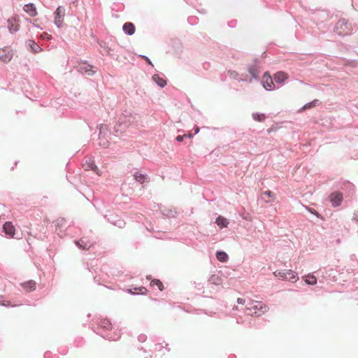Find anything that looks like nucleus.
Listing matches in <instances>:
<instances>
[{"mask_svg":"<svg viewBox=\"0 0 358 358\" xmlns=\"http://www.w3.org/2000/svg\"><path fill=\"white\" fill-rule=\"evenodd\" d=\"M91 329L94 333L108 341H117L121 336L120 331L113 327L107 318H94Z\"/></svg>","mask_w":358,"mask_h":358,"instance_id":"obj_1","label":"nucleus"},{"mask_svg":"<svg viewBox=\"0 0 358 358\" xmlns=\"http://www.w3.org/2000/svg\"><path fill=\"white\" fill-rule=\"evenodd\" d=\"M248 315H255L256 316H261L268 310V307L262 301H255L250 299H248L245 306Z\"/></svg>","mask_w":358,"mask_h":358,"instance_id":"obj_2","label":"nucleus"},{"mask_svg":"<svg viewBox=\"0 0 358 358\" xmlns=\"http://www.w3.org/2000/svg\"><path fill=\"white\" fill-rule=\"evenodd\" d=\"M353 28L352 23L347 20L340 19L334 27V31L339 36H348L352 33Z\"/></svg>","mask_w":358,"mask_h":358,"instance_id":"obj_3","label":"nucleus"},{"mask_svg":"<svg viewBox=\"0 0 358 358\" xmlns=\"http://www.w3.org/2000/svg\"><path fill=\"white\" fill-rule=\"evenodd\" d=\"M274 275L282 280L296 282L298 280L297 273L292 270H280L273 273Z\"/></svg>","mask_w":358,"mask_h":358,"instance_id":"obj_4","label":"nucleus"},{"mask_svg":"<svg viewBox=\"0 0 358 358\" xmlns=\"http://www.w3.org/2000/svg\"><path fill=\"white\" fill-rule=\"evenodd\" d=\"M77 70L79 73L89 76H93L97 71V68L89 64L87 61H80Z\"/></svg>","mask_w":358,"mask_h":358,"instance_id":"obj_5","label":"nucleus"},{"mask_svg":"<svg viewBox=\"0 0 358 358\" xmlns=\"http://www.w3.org/2000/svg\"><path fill=\"white\" fill-rule=\"evenodd\" d=\"M104 218L111 224L122 229L125 226V222L118 215L113 213H108L104 215Z\"/></svg>","mask_w":358,"mask_h":358,"instance_id":"obj_6","label":"nucleus"},{"mask_svg":"<svg viewBox=\"0 0 358 358\" xmlns=\"http://www.w3.org/2000/svg\"><path fill=\"white\" fill-rule=\"evenodd\" d=\"M65 8L62 6H59L57 8L55 11L54 12V24L58 27L60 28L63 25L64 17L65 16Z\"/></svg>","mask_w":358,"mask_h":358,"instance_id":"obj_7","label":"nucleus"},{"mask_svg":"<svg viewBox=\"0 0 358 358\" xmlns=\"http://www.w3.org/2000/svg\"><path fill=\"white\" fill-rule=\"evenodd\" d=\"M329 200L332 206L338 207L341 205V203L343 199V195L342 192H333L329 194Z\"/></svg>","mask_w":358,"mask_h":358,"instance_id":"obj_8","label":"nucleus"},{"mask_svg":"<svg viewBox=\"0 0 358 358\" xmlns=\"http://www.w3.org/2000/svg\"><path fill=\"white\" fill-rule=\"evenodd\" d=\"M262 83L264 88L267 91H271L275 89V85L273 83V78L271 76L268 75L267 73H264Z\"/></svg>","mask_w":358,"mask_h":358,"instance_id":"obj_9","label":"nucleus"},{"mask_svg":"<svg viewBox=\"0 0 358 358\" xmlns=\"http://www.w3.org/2000/svg\"><path fill=\"white\" fill-rule=\"evenodd\" d=\"M2 233L8 238H12L15 234V227L10 222H6L2 227Z\"/></svg>","mask_w":358,"mask_h":358,"instance_id":"obj_10","label":"nucleus"},{"mask_svg":"<svg viewBox=\"0 0 358 358\" xmlns=\"http://www.w3.org/2000/svg\"><path fill=\"white\" fill-rule=\"evenodd\" d=\"M74 243L76 245L82 250H89L90 248L93 245V243L89 241L87 238H81L79 240H75Z\"/></svg>","mask_w":358,"mask_h":358,"instance_id":"obj_11","label":"nucleus"},{"mask_svg":"<svg viewBox=\"0 0 358 358\" xmlns=\"http://www.w3.org/2000/svg\"><path fill=\"white\" fill-rule=\"evenodd\" d=\"M83 168L86 171H93L97 175H100L99 169L94 163V161L91 158H87L85 162L83 165Z\"/></svg>","mask_w":358,"mask_h":358,"instance_id":"obj_12","label":"nucleus"},{"mask_svg":"<svg viewBox=\"0 0 358 358\" xmlns=\"http://www.w3.org/2000/svg\"><path fill=\"white\" fill-rule=\"evenodd\" d=\"M259 65L257 64V59L254 62L248 66V71L251 75L252 78L255 80L259 79Z\"/></svg>","mask_w":358,"mask_h":358,"instance_id":"obj_13","label":"nucleus"},{"mask_svg":"<svg viewBox=\"0 0 358 358\" xmlns=\"http://www.w3.org/2000/svg\"><path fill=\"white\" fill-rule=\"evenodd\" d=\"M341 189L348 194L349 196L353 194L355 192V186L349 181L342 182Z\"/></svg>","mask_w":358,"mask_h":358,"instance_id":"obj_14","label":"nucleus"},{"mask_svg":"<svg viewBox=\"0 0 358 358\" xmlns=\"http://www.w3.org/2000/svg\"><path fill=\"white\" fill-rule=\"evenodd\" d=\"M26 45L33 53H38L43 50V48H41L34 40H27L26 41Z\"/></svg>","mask_w":358,"mask_h":358,"instance_id":"obj_15","label":"nucleus"},{"mask_svg":"<svg viewBox=\"0 0 358 358\" xmlns=\"http://www.w3.org/2000/svg\"><path fill=\"white\" fill-rule=\"evenodd\" d=\"M13 58V54L7 49H0V60L5 63L9 62Z\"/></svg>","mask_w":358,"mask_h":358,"instance_id":"obj_16","label":"nucleus"},{"mask_svg":"<svg viewBox=\"0 0 358 358\" xmlns=\"http://www.w3.org/2000/svg\"><path fill=\"white\" fill-rule=\"evenodd\" d=\"M122 30L125 34L131 36L135 33L136 27L134 23L127 22L123 24Z\"/></svg>","mask_w":358,"mask_h":358,"instance_id":"obj_17","label":"nucleus"},{"mask_svg":"<svg viewBox=\"0 0 358 358\" xmlns=\"http://www.w3.org/2000/svg\"><path fill=\"white\" fill-rule=\"evenodd\" d=\"M23 10L27 14H29L31 17H34L37 15V11L36 6L32 3H27L24 6Z\"/></svg>","mask_w":358,"mask_h":358,"instance_id":"obj_18","label":"nucleus"},{"mask_svg":"<svg viewBox=\"0 0 358 358\" xmlns=\"http://www.w3.org/2000/svg\"><path fill=\"white\" fill-rule=\"evenodd\" d=\"M36 283L34 280H30L24 282H21L20 285L23 289L26 291H28L29 289L30 291H34L36 289Z\"/></svg>","mask_w":358,"mask_h":358,"instance_id":"obj_19","label":"nucleus"},{"mask_svg":"<svg viewBox=\"0 0 358 358\" xmlns=\"http://www.w3.org/2000/svg\"><path fill=\"white\" fill-rule=\"evenodd\" d=\"M303 280L308 285H315L317 284V278L313 273H309L303 276Z\"/></svg>","mask_w":358,"mask_h":358,"instance_id":"obj_20","label":"nucleus"},{"mask_svg":"<svg viewBox=\"0 0 358 358\" xmlns=\"http://www.w3.org/2000/svg\"><path fill=\"white\" fill-rule=\"evenodd\" d=\"M99 46L103 49V50L106 52V54L110 55L111 57L113 58H117L118 56L117 55H115L114 53L111 52H112V49L111 48L108 47L107 45H106V43L104 42V41H99L98 42Z\"/></svg>","mask_w":358,"mask_h":358,"instance_id":"obj_21","label":"nucleus"},{"mask_svg":"<svg viewBox=\"0 0 358 358\" xmlns=\"http://www.w3.org/2000/svg\"><path fill=\"white\" fill-rule=\"evenodd\" d=\"M152 80L160 87H164L167 84L166 79L159 76L158 74L153 75Z\"/></svg>","mask_w":358,"mask_h":358,"instance_id":"obj_22","label":"nucleus"},{"mask_svg":"<svg viewBox=\"0 0 358 358\" xmlns=\"http://www.w3.org/2000/svg\"><path fill=\"white\" fill-rule=\"evenodd\" d=\"M287 79L286 74L283 72H278L273 76V80L278 84H283L285 80Z\"/></svg>","mask_w":358,"mask_h":358,"instance_id":"obj_23","label":"nucleus"},{"mask_svg":"<svg viewBox=\"0 0 358 358\" xmlns=\"http://www.w3.org/2000/svg\"><path fill=\"white\" fill-rule=\"evenodd\" d=\"M161 213L163 215L170 218V217H176L178 215V212L176 210V209H167V208H163L161 209Z\"/></svg>","mask_w":358,"mask_h":358,"instance_id":"obj_24","label":"nucleus"},{"mask_svg":"<svg viewBox=\"0 0 358 358\" xmlns=\"http://www.w3.org/2000/svg\"><path fill=\"white\" fill-rule=\"evenodd\" d=\"M215 256L217 260L222 263L227 262L229 259L228 255L224 251L222 250L217 251Z\"/></svg>","mask_w":358,"mask_h":358,"instance_id":"obj_25","label":"nucleus"},{"mask_svg":"<svg viewBox=\"0 0 358 358\" xmlns=\"http://www.w3.org/2000/svg\"><path fill=\"white\" fill-rule=\"evenodd\" d=\"M215 223L220 227V228H224L227 227L229 224V222L227 219L225 217L219 215L215 220Z\"/></svg>","mask_w":358,"mask_h":358,"instance_id":"obj_26","label":"nucleus"},{"mask_svg":"<svg viewBox=\"0 0 358 358\" xmlns=\"http://www.w3.org/2000/svg\"><path fill=\"white\" fill-rule=\"evenodd\" d=\"M320 103V101L318 99H314L313 101H310L309 103H307L303 107H301L299 110V112H302V111L305 110L306 109L313 108V107L319 105Z\"/></svg>","mask_w":358,"mask_h":358,"instance_id":"obj_27","label":"nucleus"},{"mask_svg":"<svg viewBox=\"0 0 358 358\" xmlns=\"http://www.w3.org/2000/svg\"><path fill=\"white\" fill-rule=\"evenodd\" d=\"M228 73H229V76H230L231 78H233V79H234V80H238V82H241V81H243V82H244V81H248V79H247V78H240V76H240V75H239V73H238L237 71H228Z\"/></svg>","mask_w":358,"mask_h":358,"instance_id":"obj_28","label":"nucleus"},{"mask_svg":"<svg viewBox=\"0 0 358 358\" xmlns=\"http://www.w3.org/2000/svg\"><path fill=\"white\" fill-rule=\"evenodd\" d=\"M135 180L141 184L144 183L147 180V175L136 172L134 175Z\"/></svg>","mask_w":358,"mask_h":358,"instance_id":"obj_29","label":"nucleus"},{"mask_svg":"<svg viewBox=\"0 0 358 358\" xmlns=\"http://www.w3.org/2000/svg\"><path fill=\"white\" fill-rule=\"evenodd\" d=\"M150 286L151 287H152L153 289L155 288V286H157L158 289L160 291V292H162L163 289H164V285L162 284V282L159 280H157V279H155V280H152L151 282H150Z\"/></svg>","mask_w":358,"mask_h":358,"instance_id":"obj_30","label":"nucleus"},{"mask_svg":"<svg viewBox=\"0 0 358 358\" xmlns=\"http://www.w3.org/2000/svg\"><path fill=\"white\" fill-rule=\"evenodd\" d=\"M252 117L257 122H264L266 120V115L261 113H253Z\"/></svg>","mask_w":358,"mask_h":358,"instance_id":"obj_31","label":"nucleus"},{"mask_svg":"<svg viewBox=\"0 0 358 358\" xmlns=\"http://www.w3.org/2000/svg\"><path fill=\"white\" fill-rule=\"evenodd\" d=\"M8 29H9V31L10 32V34H13V33L16 32L18 30V26L13 22V20L9 19L8 20Z\"/></svg>","mask_w":358,"mask_h":358,"instance_id":"obj_32","label":"nucleus"},{"mask_svg":"<svg viewBox=\"0 0 358 358\" xmlns=\"http://www.w3.org/2000/svg\"><path fill=\"white\" fill-rule=\"evenodd\" d=\"M0 306L8 307V306H16V304H12L10 301L5 300L3 296H0Z\"/></svg>","mask_w":358,"mask_h":358,"instance_id":"obj_33","label":"nucleus"},{"mask_svg":"<svg viewBox=\"0 0 358 358\" xmlns=\"http://www.w3.org/2000/svg\"><path fill=\"white\" fill-rule=\"evenodd\" d=\"M63 222H64V218L58 219L56 221V224H55L56 225V230L58 231V234H60V233H62V226Z\"/></svg>","mask_w":358,"mask_h":358,"instance_id":"obj_34","label":"nucleus"},{"mask_svg":"<svg viewBox=\"0 0 358 358\" xmlns=\"http://www.w3.org/2000/svg\"><path fill=\"white\" fill-rule=\"evenodd\" d=\"M188 23L191 25H195L199 22V19L196 16H189L187 18Z\"/></svg>","mask_w":358,"mask_h":358,"instance_id":"obj_35","label":"nucleus"},{"mask_svg":"<svg viewBox=\"0 0 358 358\" xmlns=\"http://www.w3.org/2000/svg\"><path fill=\"white\" fill-rule=\"evenodd\" d=\"M125 291H139V292H141V291H148V289L145 287L141 286V287H135L133 289L132 288H128Z\"/></svg>","mask_w":358,"mask_h":358,"instance_id":"obj_36","label":"nucleus"},{"mask_svg":"<svg viewBox=\"0 0 358 358\" xmlns=\"http://www.w3.org/2000/svg\"><path fill=\"white\" fill-rule=\"evenodd\" d=\"M41 38L46 41H50L52 39V36L50 34H48V33H42L40 36Z\"/></svg>","mask_w":358,"mask_h":358,"instance_id":"obj_37","label":"nucleus"},{"mask_svg":"<svg viewBox=\"0 0 358 358\" xmlns=\"http://www.w3.org/2000/svg\"><path fill=\"white\" fill-rule=\"evenodd\" d=\"M85 341L83 338H78L75 340L76 347H80L84 344Z\"/></svg>","mask_w":358,"mask_h":358,"instance_id":"obj_38","label":"nucleus"},{"mask_svg":"<svg viewBox=\"0 0 358 358\" xmlns=\"http://www.w3.org/2000/svg\"><path fill=\"white\" fill-rule=\"evenodd\" d=\"M262 196H266L268 198H273L274 196V193L271 190H267L263 192Z\"/></svg>","mask_w":358,"mask_h":358,"instance_id":"obj_39","label":"nucleus"},{"mask_svg":"<svg viewBox=\"0 0 358 358\" xmlns=\"http://www.w3.org/2000/svg\"><path fill=\"white\" fill-rule=\"evenodd\" d=\"M137 338L139 342L143 343L147 340V336L144 334H141L138 335Z\"/></svg>","mask_w":358,"mask_h":358,"instance_id":"obj_40","label":"nucleus"},{"mask_svg":"<svg viewBox=\"0 0 358 358\" xmlns=\"http://www.w3.org/2000/svg\"><path fill=\"white\" fill-rule=\"evenodd\" d=\"M97 128L99 129L100 134H102L104 132L105 130H107V126L103 124L98 125Z\"/></svg>","mask_w":358,"mask_h":358,"instance_id":"obj_41","label":"nucleus"},{"mask_svg":"<svg viewBox=\"0 0 358 358\" xmlns=\"http://www.w3.org/2000/svg\"><path fill=\"white\" fill-rule=\"evenodd\" d=\"M247 301H248V299H243V298H238L237 299V303L238 304H241V305H244V304H247Z\"/></svg>","mask_w":358,"mask_h":358,"instance_id":"obj_42","label":"nucleus"},{"mask_svg":"<svg viewBox=\"0 0 358 358\" xmlns=\"http://www.w3.org/2000/svg\"><path fill=\"white\" fill-rule=\"evenodd\" d=\"M237 21L236 20H231L228 22V26L231 28H234L236 27Z\"/></svg>","mask_w":358,"mask_h":358,"instance_id":"obj_43","label":"nucleus"},{"mask_svg":"<svg viewBox=\"0 0 358 358\" xmlns=\"http://www.w3.org/2000/svg\"><path fill=\"white\" fill-rule=\"evenodd\" d=\"M141 57L142 58H143V59L145 60V62H146L148 64H150V65H151L152 66H153V64H152V63L151 60L150 59V58H149L148 57H147V56H145V55H141Z\"/></svg>","mask_w":358,"mask_h":358,"instance_id":"obj_44","label":"nucleus"},{"mask_svg":"<svg viewBox=\"0 0 358 358\" xmlns=\"http://www.w3.org/2000/svg\"><path fill=\"white\" fill-rule=\"evenodd\" d=\"M309 212L311 213V214H313L315 215V216H317V217H319L320 216V213L315 210V209L313 208H309L308 209Z\"/></svg>","mask_w":358,"mask_h":358,"instance_id":"obj_45","label":"nucleus"},{"mask_svg":"<svg viewBox=\"0 0 358 358\" xmlns=\"http://www.w3.org/2000/svg\"><path fill=\"white\" fill-rule=\"evenodd\" d=\"M352 220L358 223V210H355L354 214H353V217H352Z\"/></svg>","mask_w":358,"mask_h":358,"instance_id":"obj_46","label":"nucleus"},{"mask_svg":"<svg viewBox=\"0 0 358 358\" xmlns=\"http://www.w3.org/2000/svg\"><path fill=\"white\" fill-rule=\"evenodd\" d=\"M185 137H186V135H185V136L178 135V136H177L176 139L178 142H182Z\"/></svg>","mask_w":358,"mask_h":358,"instance_id":"obj_47","label":"nucleus"},{"mask_svg":"<svg viewBox=\"0 0 358 358\" xmlns=\"http://www.w3.org/2000/svg\"><path fill=\"white\" fill-rule=\"evenodd\" d=\"M131 295H145L147 292H129Z\"/></svg>","mask_w":358,"mask_h":358,"instance_id":"obj_48","label":"nucleus"},{"mask_svg":"<svg viewBox=\"0 0 358 358\" xmlns=\"http://www.w3.org/2000/svg\"><path fill=\"white\" fill-rule=\"evenodd\" d=\"M50 352H45L44 355H43L44 358H50Z\"/></svg>","mask_w":358,"mask_h":358,"instance_id":"obj_49","label":"nucleus"},{"mask_svg":"<svg viewBox=\"0 0 358 358\" xmlns=\"http://www.w3.org/2000/svg\"><path fill=\"white\" fill-rule=\"evenodd\" d=\"M25 303H26V304H27V305H29V306H31V305L34 306V305H35V303H32V302H31V301H29V300H26Z\"/></svg>","mask_w":358,"mask_h":358,"instance_id":"obj_50","label":"nucleus"},{"mask_svg":"<svg viewBox=\"0 0 358 358\" xmlns=\"http://www.w3.org/2000/svg\"><path fill=\"white\" fill-rule=\"evenodd\" d=\"M199 132V127H196L194 128V134H198Z\"/></svg>","mask_w":358,"mask_h":358,"instance_id":"obj_51","label":"nucleus"},{"mask_svg":"<svg viewBox=\"0 0 358 358\" xmlns=\"http://www.w3.org/2000/svg\"><path fill=\"white\" fill-rule=\"evenodd\" d=\"M155 346L159 348V350H160L162 348V346L160 343L155 344Z\"/></svg>","mask_w":358,"mask_h":358,"instance_id":"obj_52","label":"nucleus"},{"mask_svg":"<svg viewBox=\"0 0 358 358\" xmlns=\"http://www.w3.org/2000/svg\"><path fill=\"white\" fill-rule=\"evenodd\" d=\"M138 350H143L144 352H147V350H145L142 346L141 347H138Z\"/></svg>","mask_w":358,"mask_h":358,"instance_id":"obj_53","label":"nucleus"},{"mask_svg":"<svg viewBox=\"0 0 358 358\" xmlns=\"http://www.w3.org/2000/svg\"><path fill=\"white\" fill-rule=\"evenodd\" d=\"M59 352L63 354V355H66L67 353V351L66 350H64L62 351H60Z\"/></svg>","mask_w":358,"mask_h":358,"instance_id":"obj_54","label":"nucleus"},{"mask_svg":"<svg viewBox=\"0 0 358 358\" xmlns=\"http://www.w3.org/2000/svg\"><path fill=\"white\" fill-rule=\"evenodd\" d=\"M228 358H236V356L235 355H231Z\"/></svg>","mask_w":358,"mask_h":358,"instance_id":"obj_55","label":"nucleus"},{"mask_svg":"<svg viewBox=\"0 0 358 358\" xmlns=\"http://www.w3.org/2000/svg\"><path fill=\"white\" fill-rule=\"evenodd\" d=\"M193 136V134H189L188 135H186V137L192 138Z\"/></svg>","mask_w":358,"mask_h":358,"instance_id":"obj_56","label":"nucleus"},{"mask_svg":"<svg viewBox=\"0 0 358 358\" xmlns=\"http://www.w3.org/2000/svg\"><path fill=\"white\" fill-rule=\"evenodd\" d=\"M166 346H168V344H166ZM166 348L168 351H170V348H169V347H166Z\"/></svg>","mask_w":358,"mask_h":358,"instance_id":"obj_57","label":"nucleus"},{"mask_svg":"<svg viewBox=\"0 0 358 358\" xmlns=\"http://www.w3.org/2000/svg\"><path fill=\"white\" fill-rule=\"evenodd\" d=\"M71 227H69L66 230H67V231H71Z\"/></svg>","mask_w":358,"mask_h":358,"instance_id":"obj_58","label":"nucleus"},{"mask_svg":"<svg viewBox=\"0 0 358 358\" xmlns=\"http://www.w3.org/2000/svg\"><path fill=\"white\" fill-rule=\"evenodd\" d=\"M320 13H315V16H317V15H320Z\"/></svg>","mask_w":358,"mask_h":358,"instance_id":"obj_59","label":"nucleus"},{"mask_svg":"<svg viewBox=\"0 0 358 358\" xmlns=\"http://www.w3.org/2000/svg\"><path fill=\"white\" fill-rule=\"evenodd\" d=\"M150 299L151 300H155V301H156V299H153L152 296H150Z\"/></svg>","mask_w":358,"mask_h":358,"instance_id":"obj_60","label":"nucleus"},{"mask_svg":"<svg viewBox=\"0 0 358 358\" xmlns=\"http://www.w3.org/2000/svg\"><path fill=\"white\" fill-rule=\"evenodd\" d=\"M357 300L358 301V296H357Z\"/></svg>","mask_w":358,"mask_h":358,"instance_id":"obj_61","label":"nucleus"},{"mask_svg":"<svg viewBox=\"0 0 358 358\" xmlns=\"http://www.w3.org/2000/svg\"><path fill=\"white\" fill-rule=\"evenodd\" d=\"M357 233H358V230H357Z\"/></svg>","mask_w":358,"mask_h":358,"instance_id":"obj_62","label":"nucleus"}]
</instances>
